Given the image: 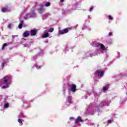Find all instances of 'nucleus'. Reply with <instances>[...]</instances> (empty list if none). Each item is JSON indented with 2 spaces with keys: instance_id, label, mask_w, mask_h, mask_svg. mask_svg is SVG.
I'll use <instances>...</instances> for the list:
<instances>
[{
  "instance_id": "1",
  "label": "nucleus",
  "mask_w": 127,
  "mask_h": 127,
  "mask_svg": "<svg viewBox=\"0 0 127 127\" xmlns=\"http://www.w3.org/2000/svg\"><path fill=\"white\" fill-rule=\"evenodd\" d=\"M11 75H7L4 76L0 81V86L2 89H6L11 84Z\"/></svg>"
},
{
  "instance_id": "2",
  "label": "nucleus",
  "mask_w": 127,
  "mask_h": 127,
  "mask_svg": "<svg viewBox=\"0 0 127 127\" xmlns=\"http://www.w3.org/2000/svg\"><path fill=\"white\" fill-rule=\"evenodd\" d=\"M97 47L99 48V49H97L95 50V53L92 54L93 56H96V55H99V54L102 53V51H107V48H106L105 45L102 43H98Z\"/></svg>"
},
{
  "instance_id": "3",
  "label": "nucleus",
  "mask_w": 127,
  "mask_h": 127,
  "mask_svg": "<svg viewBox=\"0 0 127 127\" xmlns=\"http://www.w3.org/2000/svg\"><path fill=\"white\" fill-rule=\"evenodd\" d=\"M31 17H36V14L35 13H27L24 16L25 19H29V18H31Z\"/></svg>"
},
{
  "instance_id": "4",
  "label": "nucleus",
  "mask_w": 127,
  "mask_h": 127,
  "mask_svg": "<svg viewBox=\"0 0 127 127\" xmlns=\"http://www.w3.org/2000/svg\"><path fill=\"white\" fill-rule=\"evenodd\" d=\"M95 75L97 76H104V71L103 70H96L95 72Z\"/></svg>"
},
{
  "instance_id": "5",
  "label": "nucleus",
  "mask_w": 127,
  "mask_h": 127,
  "mask_svg": "<svg viewBox=\"0 0 127 127\" xmlns=\"http://www.w3.org/2000/svg\"><path fill=\"white\" fill-rule=\"evenodd\" d=\"M72 103V96H67L66 97V104H71Z\"/></svg>"
},
{
  "instance_id": "6",
  "label": "nucleus",
  "mask_w": 127,
  "mask_h": 127,
  "mask_svg": "<svg viewBox=\"0 0 127 127\" xmlns=\"http://www.w3.org/2000/svg\"><path fill=\"white\" fill-rule=\"evenodd\" d=\"M45 11V8H44V5H42L38 9V11L39 13L42 14V13Z\"/></svg>"
},
{
  "instance_id": "7",
  "label": "nucleus",
  "mask_w": 127,
  "mask_h": 127,
  "mask_svg": "<svg viewBox=\"0 0 127 127\" xmlns=\"http://www.w3.org/2000/svg\"><path fill=\"white\" fill-rule=\"evenodd\" d=\"M30 33L32 36H35L37 33V29H35L31 30L30 32Z\"/></svg>"
},
{
  "instance_id": "8",
  "label": "nucleus",
  "mask_w": 127,
  "mask_h": 127,
  "mask_svg": "<svg viewBox=\"0 0 127 127\" xmlns=\"http://www.w3.org/2000/svg\"><path fill=\"white\" fill-rule=\"evenodd\" d=\"M68 29L66 28L62 30L59 31V34H65V33H67L68 32Z\"/></svg>"
},
{
  "instance_id": "9",
  "label": "nucleus",
  "mask_w": 127,
  "mask_h": 127,
  "mask_svg": "<svg viewBox=\"0 0 127 127\" xmlns=\"http://www.w3.org/2000/svg\"><path fill=\"white\" fill-rule=\"evenodd\" d=\"M83 122H84V121H83L81 117L78 116L77 118V119L75 120V123L76 124V125H77V124H78V123H79V122L83 123Z\"/></svg>"
},
{
  "instance_id": "10",
  "label": "nucleus",
  "mask_w": 127,
  "mask_h": 127,
  "mask_svg": "<svg viewBox=\"0 0 127 127\" xmlns=\"http://www.w3.org/2000/svg\"><path fill=\"white\" fill-rule=\"evenodd\" d=\"M70 91L73 93H75L76 92V85L74 84H73L70 86Z\"/></svg>"
},
{
  "instance_id": "11",
  "label": "nucleus",
  "mask_w": 127,
  "mask_h": 127,
  "mask_svg": "<svg viewBox=\"0 0 127 127\" xmlns=\"http://www.w3.org/2000/svg\"><path fill=\"white\" fill-rule=\"evenodd\" d=\"M111 101L108 102V101H104L103 102H101L100 103V106L103 107V106H109V103H110Z\"/></svg>"
},
{
  "instance_id": "12",
  "label": "nucleus",
  "mask_w": 127,
  "mask_h": 127,
  "mask_svg": "<svg viewBox=\"0 0 127 127\" xmlns=\"http://www.w3.org/2000/svg\"><path fill=\"white\" fill-rule=\"evenodd\" d=\"M87 57H92L91 53L89 52L85 53L83 55V58H87Z\"/></svg>"
},
{
  "instance_id": "13",
  "label": "nucleus",
  "mask_w": 127,
  "mask_h": 127,
  "mask_svg": "<svg viewBox=\"0 0 127 127\" xmlns=\"http://www.w3.org/2000/svg\"><path fill=\"white\" fill-rule=\"evenodd\" d=\"M107 18L109 20V22H111V21H113V20H114V17L111 15H107Z\"/></svg>"
},
{
  "instance_id": "14",
  "label": "nucleus",
  "mask_w": 127,
  "mask_h": 127,
  "mask_svg": "<svg viewBox=\"0 0 127 127\" xmlns=\"http://www.w3.org/2000/svg\"><path fill=\"white\" fill-rule=\"evenodd\" d=\"M42 38H47V37H49V33L48 32H45L42 35Z\"/></svg>"
},
{
  "instance_id": "15",
  "label": "nucleus",
  "mask_w": 127,
  "mask_h": 127,
  "mask_svg": "<svg viewBox=\"0 0 127 127\" xmlns=\"http://www.w3.org/2000/svg\"><path fill=\"white\" fill-rule=\"evenodd\" d=\"M23 122H24V120L21 119H18V123L19 124V126H23Z\"/></svg>"
},
{
  "instance_id": "16",
  "label": "nucleus",
  "mask_w": 127,
  "mask_h": 127,
  "mask_svg": "<svg viewBox=\"0 0 127 127\" xmlns=\"http://www.w3.org/2000/svg\"><path fill=\"white\" fill-rule=\"evenodd\" d=\"M28 35H29V31H25L23 34V36L24 37H27Z\"/></svg>"
},
{
  "instance_id": "17",
  "label": "nucleus",
  "mask_w": 127,
  "mask_h": 127,
  "mask_svg": "<svg viewBox=\"0 0 127 127\" xmlns=\"http://www.w3.org/2000/svg\"><path fill=\"white\" fill-rule=\"evenodd\" d=\"M13 26H14V24H13V23H9L7 25V27L8 28H9V29H11L13 27Z\"/></svg>"
},
{
  "instance_id": "18",
  "label": "nucleus",
  "mask_w": 127,
  "mask_h": 127,
  "mask_svg": "<svg viewBox=\"0 0 127 127\" xmlns=\"http://www.w3.org/2000/svg\"><path fill=\"white\" fill-rule=\"evenodd\" d=\"M108 89H109V85L108 84H107L103 87V92H106V91H107V90H108Z\"/></svg>"
},
{
  "instance_id": "19",
  "label": "nucleus",
  "mask_w": 127,
  "mask_h": 127,
  "mask_svg": "<svg viewBox=\"0 0 127 127\" xmlns=\"http://www.w3.org/2000/svg\"><path fill=\"white\" fill-rule=\"evenodd\" d=\"M23 24V21L21 20L20 21V24L18 25V28H19V29H21V28H22V25Z\"/></svg>"
},
{
  "instance_id": "20",
  "label": "nucleus",
  "mask_w": 127,
  "mask_h": 127,
  "mask_svg": "<svg viewBox=\"0 0 127 127\" xmlns=\"http://www.w3.org/2000/svg\"><path fill=\"white\" fill-rule=\"evenodd\" d=\"M8 107H9V103H4V105H3V107L4 108H8Z\"/></svg>"
},
{
  "instance_id": "21",
  "label": "nucleus",
  "mask_w": 127,
  "mask_h": 127,
  "mask_svg": "<svg viewBox=\"0 0 127 127\" xmlns=\"http://www.w3.org/2000/svg\"><path fill=\"white\" fill-rule=\"evenodd\" d=\"M24 115H23V114L21 113L19 114V115L18 116V119H24Z\"/></svg>"
},
{
  "instance_id": "22",
  "label": "nucleus",
  "mask_w": 127,
  "mask_h": 127,
  "mask_svg": "<svg viewBox=\"0 0 127 127\" xmlns=\"http://www.w3.org/2000/svg\"><path fill=\"white\" fill-rule=\"evenodd\" d=\"M6 46H7V44L4 43L2 47V50H4V49L5 48V47H6Z\"/></svg>"
},
{
  "instance_id": "23",
  "label": "nucleus",
  "mask_w": 127,
  "mask_h": 127,
  "mask_svg": "<svg viewBox=\"0 0 127 127\" xmlns=\"http://www.w3.org/2000/svg\"><path fill=\"white\" fill-rule=\"evenodd\" d=\"M34 66L38 69H39L41 68V66H38V64H34Z\"/></svg>"
},
{
  "instance_id": "24",
  "label": "nucleus",
  "mask_w": 127,
  "mask_h": 127,
  "mask_svg": "<svg viewBox=\"0 0 127 127\" xmlns=\"http://www.w3.org/2000/svg\"><path fill=\"white\" fill-rule=\"evenodd\" d=\"M6 64V62L5 61H3L1 64V67H4V65Z\"/></svg>"
},
{
  "instance_id": "25",
  "label": "nucleus",
  "mask_w": 127,
  "mask_h": 127,
  "mask_svg": "<svg viewBox=\"0 0 127 127\" xmlns=\"http://www.w3.org/2000/svg\"><path fill=\"white\" fill-rule=\"evenodd\" d=\"M7 8H1V11L2 12H5V11H7Z\"/></svg>"
},
{
  "instance_id": "26",
  "label": "nucleus",
  "mask_w": 127,
  "mask_h": 127,
  "mask_svg": "<svg viewBox=\"0 0 127 127\" xmlns=\"http://www.w3.org/2000/svg\"><path fill=\"white\" fill-rule=\"evenodd\" d=\"M50 4H51V3L50 2H48L45 4V6H46V7L50 6Z\"/></svg>"
},
{
  "instance_id": "27",
  "label": "nucleus",
  "mask_w": 127,
  "mask_h": 127,
  "mask_svg": "<svg viewBox=\"0 0 127 127\" xmlns=\"http://www.w3.org/2000/svg\"><path fill=\"white\" fill-rule=\"evenodd\" d=\"M88 28H89L88 26L83 25L82 27V29H88Z\"/></svg>"
},
{
  "instance_id": "28",
  "label": "nucleus",
  "mask_w": 127,
  "mask_h": 127,
  "mask_svg": "<svg viewBox=\"0 0 127 127\" xmlns=\"http://www.w3.org/2000/svg\"><path fill=\"white\" fill-rule=\"evenodd\" d=\"M65 49L66 50H69L70 49V46L69 45H66L65 46Z\"/></svg>"
},
{
  "instance_id": "29",
  "label": "nucleus",
  "mask_w": 127,
  "mask_h": 127,
  "mask_svg": "<svg viewBox=\"0 0 127 127\" xmlns=\"http://www.w3.org/2000/svg\"><path fill=\"white\" fill-rule=\"evenodd\" d=\"M36 59H37V55H35L32 57L33 61L36 60Z\"/></svg>"
},
{
  "instance_id": "30",
  "label": "nucleus",
  "mask_w": 127,
  "mask_h": 127,
  "mask_svg": "<svg viewBox=\"0 0 127 127\" xmlns=\"http://www.w3.org/2000/svg\"><path fill=\"white\" fill-rule=\"evenodd\" d=\"M54 30V29L51 28L50 29V30H49V32H53V31Z\"/></svg>"
},
{
  "instance_id": "31",
  "label": "nucleus",
  "mask_w": 127,
  "mask_h": 127,
  "mask_svg": "<svg viewBox=\"0 0 127 127\" xmlns=\"http://www.w3.org/2000/svg\"><path fill=\"white\" fill-rule=\"evenodd\" d=\"M86 125H88V126H92V125H93V124L90 122H88L86 124Z\"/></svg>"
},
{
  "instance_id": "32",
  "label": "nucleus",
  "mask_w": 127,
  "mask_h": 127,
  "mask_svg": "<svg viewBox=\"0 0 127 127\" xmlns=\"http://www.w3.org/2000/svg\"><path fill=\"white\" fill-rule=\"evenodd\" d=\"M108 35H109V36H113V33L110 32V33L108 34Z\"/></svg>"
},
{
  "instance_id": "33",
  "label": "nucleus",
  "mask_w": 127,
  "mask_h": 127,
  "mask_svg": "<svg viewBox=\"0 0 127 127\" xmlns=\"http://www.w3.org/2000/svg\"><path fill=\"white\" fill-rule=\"evenodd\" d=\"M108 124H112V120H108L107 121Z\"/></svg>"
},
{
  "instance_id": "34",
  "label": "nucleus",
  "mask_w": 127,
  "mask_h": 127,
  "mask_svg": "<svg viewBox=\"0 0 127 127\" xmlns=\"http://www.w3.org/2000/svg\"><path fill=\"white\" fill-rule=\"evenodd\" d=\"M92 10H93V7H90V8H89V11L90 12H91V11H92Z\"/></svg>"
},
{
  "instance_id": "35",
  "label": "nucleus",
  "mask_w": 127,
  "mask_h": 127,
  "mask_svg": "<svg viewBox=\"0 0 127 127\" xmlns=\"http://www.w3.org/2000/svg\"><path fill=\"white\" fill-rule=\"evenodd\" d=\"M69 120H70V121H73V120H74V117H70L69 118Z\"/></svg>"
},
{
  "instance_id": "36",
  "label": "nucleus",
  "mask_w": 127,
  "mask_h": 127,
  "mask_svg": "<svg viewBox=\"0 0 127 127\" xmlns=\"http://www.w3.org/2000/svg\"><path fill=\"white\" fill-rule=\"evenodd\" d=\"M12 37L13 38H14V37H17V35H12Z\"/></svg>"
},
{
  "instance_id": "37",
  "label": "nucleus",
  "mask_w": 127,
  "mask_h": 127,
  "mask_svg": "<svg viewBox=\"0 0 127 127\" xmlns=\"http://www.w3.org/2000/svg\"><path fill=\"white\" fill-rule=\"evenodd\" d=\"M64 1V0H60L61 2H63Z\"/></svg>"
},
{
  "instance_id": "38",
  "label": "nucleus",
  "mask_w": 127,
  "mask_h": 127,
  "mask_svg": "<svg viewBox=\"0 0 127 127\" xmlns=\"http://www.w3.org/2000/svg\"><path fill=\"white\" fill-rule=\"evenodd\" d=\"M88 17H90V16H89V15H88Z\"/></svg>"
}]
</instances>
